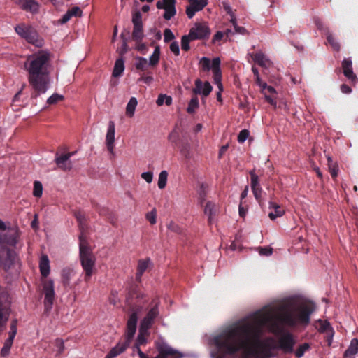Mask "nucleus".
<instances>
[{
  "instance_id": "20e7f679",
  "label": "nucleus",
  "mask_w": 358,
  "mask_h": 358,
  "mask_svg": "<svg viewBox=\"0 0 358 358\" xmlns=\"http://www.w3.org/2000/svg\"><path fill=\"white\" fill-rule=\"evenodd\" d=\"M20 235L21 232L17 227L0 233V267L5 271L11 268L17 259L15 252L8 247L15 248Z\"/></svg>"
},
{
  "instance_id": "7ed1b4c3",
  "label": "nucleus",
  "mask_w": 358,
  "mask_h": 358,
  "mask_svg": "<svg viewBox=\"0 0 358 358\" xmlns=\"http://www.w3.org/2000/svg\"><path fill=\"white\" fill-rule=\"evenodd\" d=\"M148 302V296L141 292L136 287L132 288L129 291L127 303L130 306V310L132 313L127 323L125 336L110 350L105 358H115L127 349L132 341L136 331L138 315L143 311V306Z\"/></svg>"
},
{
  "instance_id": "f257e3e1",
  "label": "nucleus",
  "mask_w": 358,
  "mask_h": 358,
  "mask_svg": "<svg viewBox=\"0 0 358 358\" xmlns=\"http://www.w3.org/2000/svg\"><path fill=\"white\" fill-rule=\"evenodd\" d=\"M314 310V303L306 301L282 306L278 315L273 309L256 312L250 320L227 327L210 340L213 348L211 358L234 356L241 351L248 355L255 354L264 345L260 338L264 327L277 334L281 331L280 324L289 327H306L310 323Z\"/></svg>"
},
{
  "instance_id": "58836bf2",
  "label": "nucleus",
  "mask_w": 358,
  "mask_h": 358,
  "mask_svg": "<svg viewBox=\"0 0 358 358\" xmlns=\"http://www.w3.org/2000/svg\"><path fill=\"white\" fill-rule=\"evenodd\" d=\"M215 205L210 202L208 201L206 203L205 208H204V213L206 215L208 216V222L211 223L213 220V215L215 214L214 210Z\"/></svg>"
},
{
  "instance_id": "de8ad7c7",
  "label": "nucleus",
  "mask_w": 358,
  "mask_h": 358,
  "mask_svg": "<svg viewBox=\"0 0 358 358\" xmlns=\"http://www.w3.org/2000/svg\"><path fill=\"white\" fill-rule=\"evenodd\" d=\"M132 23L134 27L143 26L142 15L139 11H136L132 16Z\"/></svg>"
},
{
  "instance_id": "13d9d810",
  "label": "nucleus",
  "mask_w": 358,
  "mask_h": 358,
  "mask_svg": "<svg viewBox=\"0 0 358 358\" xmlns=\"http://www.w3.org/2000/svg\"><path fill=\"white\" fill-rule=\"evenodd\" d=\"M141 178H143L148 183L152 181L153 174L150 171L144 172L141 174Z\"/></svg>"
},
{
  "instance_id": "dca6fc26",
  "label": "nucleus",
  "mask_w": 358,
  "mask_h": 358,
  "mask_svg": "<svg viewBox=\"0 0 358 358\" xmlns=\"http://www.w3.org/2000/svg\"><path fill=\"white\" fill-rule=\"evenodd\" d=\"M341 67L344 76L355 85L357 81V77L354 73L352 69V62L350 58H345L341 64Z\"/></svg>"
},
{
  "instance_id": "bb28decb",
  "label": "nucleus",
  "mask_w": 358,
  "mask_h": 358,
  "mask_svg": "<svg viewBox=\"0 0 358 358\" xmlns=\"http://www.w3.org/2000/svg\"><path fill=\"white\" fill-rule=\"evenodd\" d=\"M269 208L274 210V211L270 212L268 213V217L272 220L277 217H282L285 213V211L281 209L278 204L272 201L269 202Z\"/></svg>"
},
{
  "instance_id": "72a5a7b5",
  "label": "nucleus",
  "mask_w": 358,
  "mask_h": 358,
  "mask_svg": "<svg viewBox=\"0 0 358 358\" xmlns=\"http://www.w3.org/2000/svg\"><path fill=\"white\" fill-rule=\"evenodd\" d=\"M310 345L308 343H303L299 345L296 350L294 349V354L297 358H300L304 355L306 352L309 351Z\"/></svg>"
},
{
  "instance_id": "1a4fd4ad",
  "label": "nucleus",
  "mask_w": 358,
  "mask_h": 358,
  "mask_svg": "<svg viewBox=\"0 0 358 358\" xmlns=\"http://www.w3.org/2000/svg\"><path fill=\"white\" fill-rule=\"evenodd\" d=\"M296 340L290 332L282 333L277 340L276 348L285 355H291L294 352Z\"/></svg>"
},
{
  "instance_id": "f03ea898",
  "label": "nucleus",
  "mask_w": 358,
  "mask_h": 358,
  "mask_svg": "<svg viewBox=\"0 0 358 358\" xmlns=\"http://www.w3.org/2000/svg\"><path fill=\"white\" fill-rule=\"evenodd\" d=\"M50 64L51 54L47 50H40L27 57L24 67L28 73V81L34 90L32 98H36L47 91L50 82Z\"/></svg>"
},
{
  "instance_id": "a19ab883",
  "label": "nucleus",
  "mask_w": 358,
  "mask_h": 358,
  "mask_svg": "<svg viewBox=\"0 0 358 358\" xmlns=\"http://www.w3.org/2000/svg\"><path fill=\"white\" fill-rule=\"evenodd\" d=\"M168 173L166 171H162L159 175L158 187L161 189H164L166 185Z\"/></svg>"
},
{
  "instance_id": "0eeeda50",
  "label": "nucleus",
  "mask_w": 358,
  "mask_h": 358,
  "mask_svg": "<svg viewBox=\"0 0 358 358\" xmlns=\"http://www.w3.org/2000/svg\"><path fill=\"white\" fill-rule=\"evenodd\" d=\"M15 31L22 38L36 47L41 48L44 44L43 39L31 25L20 23L15 27Z\"/></svg>"
},
{
  "instance_id": "6e6d98bb",
  "label": "nucleus",
  "mask_w": 358,
  "mask_h": 358,
  "mask_svg": "<svg viewBox=\"0 0 358 358\" xmlns=\"http://www.w3.org/2000/svg\"><path fill=\"white\" fill-rule=\"evenodd\" d=\"M170 50L175 55H179L180 48L178 43L177 41L172 42L170 45Z\"/></svg>"
},
{
  "instance_id": "c85d7f7f",
  "label": "nucleus",
  "mask_w": 358,
  "mask_h": 358,
  "mask_svg": "<svg viewBox=\"0 0 358 358\" xmlns=\"http://www.w3.org/2000/svg\"><path fill=\"white\" fill-rule=\"evenodd\" d=\"M75 217L78 222L80 229L81 231L80 234H83L84 238L87 239V236L85 233L86 229V219L85 215L82 212H76Z\"/></svg>"
},
{
  "instance_id": "603ef678",
  "label": "nucleus",
  "mask_w": 358,
  "mask_h": 358,
  "mask_svg": "<svg viewBox=\"0 0 358 358\" xmlns=\"http://www.w3.org/2000/svg\"><path fill=\"white\" fill-rule=\"evenodd\" d=\"M249 135L250 132L248 130H241L238 135V141L241 143H243L249 137Z\"/></svg>"
},
{
  "instance_id": "2eb2a0df",
  "label": "nucleus",
  "mask_w": 358,
  "mask_h": 358,
  "mask_svg": "<svg viewBox=\"0 0 358 358\" xmlns=\"http://www.w3.org/2000/svg\"><path fill=\"white\" fill-rule=\"evenodd\" d=\"M76 272L73 268L66 266L61 271V283L66 291H69L74 288L75 285H72L71 279L75 276Z\"/></svg>"
},
{
  "instance_id": "c9c22d12",
  "label": "nucleus",
  "mask_w": 358,
  "mask_h": 358,
  "mask_svg": "<svg viewBox=\"0 0 358 358\" xmlns=\"http://www.w3.org/2000/svg\"><path fill=\"white\" fill-rule=\"evenodd\" d=\"M159 57H160V48L159 45H157L154 50L153 53L150 57L149 65L151 66H155L159 63Z\"/></svg>"
},
{
  "instance_id": "4d7b16f0",
  "label": "nucleus",
  "mask_w": 358,
  "mask_h": 358,
  "mask_svg": "<svg viewBox=\"0 0 358 358\" xmlns=\"http://www.w3.org/2000/svg\"><path fill=\"white\" fill-rule=\"evenodd\" d=\"M69 11L70 12L72 17H80L82 15L81 9L77 6L73 7L72 8L69 9Z\"/></svg>"
},
{
  "instance_id": "49530a36",
  "label": "nucleus",
  "mask_w": 358,
  "mask_h": 358,
  "mask_svg": "<svg viewBox=\"0 0 358 358\" xmlns=\"http://www.w3.org/2000/svg\"><path fill=\"white\" fill-rule=\"evenodd\" d=\"M148 262H149V259H148V260L141 259L138 261L137 271H138V274L140 275H142L143 274V273L145 271V270L147 269V268L148 266Z\"/></svg>"
},
{
  "instance_id": "f3484780",
  "label": "nucleus",
  "mask_w": 358,
  "mask_h": 358,
  "mask_svg": "<svg viewBox=\"0 0 358 358\" xmlns=\"http://www.w3.org/2000/svg\"><path fill=\"white\" fill-rule=\"evenodd\" d=\"M189 5L186 8V14L191 19L196 12L203 10L208 4V0H189Z\"/></svg>"
},
{
  "instance_id": "c03bdc74",
  "label": "nucleus",
  "mask_w": 358,
  "mask_h": 358,
  "mask_svg": "<svg viewBox=\"0 0 358 358\" xmlns=\"http://www.w3.org/2000/svg\"><path fill=\"white\" fill-rule=\"evenodd\" d=\"M200 64L203 71H208L210 69H212V63L210 62V59L208 57H202L200 60Z\"/></svg>"
},
{
  "instance_id": "e2e57ef3",
  "label": "nucleus",
  "mask_w": 358,
  "mask_h": 358,
  "mask_svg": "<svg viewBox=\"0 0 358 358\" xmlns=\"http://www.w3.org/2000/svg\"><path fill=\"white\" fill-rule=\"evenodd\" d=\"M72 17L70 12L68 10L63 16L59 20L60 24H65L68 21L70 20V19Z\"/></svg>"
},
{
  "instance_id": "39448f33",
  "label": "nucleus",
  "mask_w": 358,
  "mask_h": 358,
  "mask_svg": "<svg viewBox=\"0 0 358 358\" xmlns=\"http://www.w3.org/2000/svg\"><path fill=\"white\" fill-rule=\"evenodd\" d=\"M79 242L80 263L85 271L84 279L87 282L92 275L96 259L83 233L79 236Z\"/></svg>"
},
{
  "instance_id": "b1692460",
  "label": "nucleus",
  "mask_w": 358,
  "mask_h": 358,
  "mask_svg": "<svg viewBox=\"0 0 358 358\" xmlns=\"http://www.w3.org/2000/svg\"><path fill=\"white\" fill-rule=\"evenodd\" d=\"M250 55L255 62L262 67L268 68L271 65V62L262 52L251 53Z\"/></svg>"
},
{
  "instance_id": "473e14b6",
  "label": "nucleus",
  "mask_w": 358,
  "mask_h": 358,
  "mask_svg": "<svg viewBox=\"0 0 358 358\" xmlns=\"http://www.w3.org/2000/svg\"><path fill=\"white\" fill-rule=\"evenodd\" d=\"M147 332L148 331H142L141 332V328L139 329V334L138 336V338H137V341H136L135 348L138 350L140 358H148L143 352H142L140 350V349L138 348V345H143L145 343V338L144 334H147Z\"/></svg>"
},
{
  "instance_id": "8fccbe9b",
  "label": "nucleus",
  "mask_w": 358,
  "mask_h": 358,
  "mask_svg": "<svg viewBox=\"0 0 358 358\" xmlns=\"http://www.w3.org/2000/svg\"><path fill=\"white\" fill-rule=\"evenodd\" d=\"M157 211L156 209H152L150 212H148L145 215L147 220L151 224H155L156 223Z\"/></svg>"
},
{
  "instance_id": "ddd939ff",
  "label": "nucleus",
  "mask_w": 358,
  "mask_h": 358,
  "mask_svg": "<svg viewBox=\"0 0 358 358\" xmlns=\"http://www.w3.org/2000/svg\"><path fill=\"white\" fill-rule=\"evenodd\" d=\"M210 34V30L206 23H196L189 30V36L195 40L208 38Z\"/></svg>"
},
{
  "instance_id": "5fc2aeb1",
  "label": "nucleus",
  "mask_w": 358,
  "mask_h": 358,
  "mask_svg": "<svg viewBox=\"0 0 358 358\" xmlns=\"http://www.w3.org/2000/svg\"><path fill=\"white\" fill-rule=\"evenodd\" d=\"M223 8H224V10L227 12V13L231 16V22L235 23L236 17L232 12V10H231L230 6L227 3H223Z\"/></svg>"
},
{
  "instance_id": "c756f323",
  "label": "nucleus",
  "mask_w": 358,
  "mask_h": 358,
  "mask_svg": "<svg viewBox=\"0 0 358 358\" xmlns=\"http://www.w3.org/2000/svg\"><path fill=\"white\" fill-rule=\"evenodd\" d=\"M124 70V62L123 59L119 58L115 61L113 71V76L114 77H119L121 76V74L123 73Z\"/></svg>"
},
{
  "instance_id": "2f4dec72",
  "label": "nucleus",
  "mask_w": 358,
  "mask_h": 358,
  "mask_svg": "<svg viewBox=\"0 0 358 358\" xmlns=\"http://www.w3.org/2000/svg\"><path fill=\"white\" fill-rule=\"evenodd\" d=\"M261 87V92L262 94H264L265 99L266 101L270 103L272 106L274 108H276L277 102L275 100V98H273L272 96L267 95L266 92V87H268L269 85H268L266 83L262 82V85H259Z\"/></svg>"
},
{
  "instance_id": "7c9ffc66",
  "label": "nucleus",
  "mask_w": 358,
  "mask_h": 358,
  "mask_svg": "<svg viewBox=\"0 0 358 358\" xmlns=\"http://www.w3.org/2000/svg\"><path fill=\"white\" fill-rule=\"evenodd\" d=\"M137 104V99L135 97H131L126 107V115L128 117H132L134 116Z\"/></svg>"
},
{
  "instance_id": "6e6552de",
  "label": "nucleus",
  "mask_w": 358,
  "mask_h": 358,
  "mask_svg": "<svg viewBox=\"0 0 358 358\" xmlns=\"http://www.w3.org/2000/svg\"><path fill=\"white\" fill-rule=\"evenodd\" d=\"M160 301L159 298H154L148 306L149 310L145 317L141 322V331H148L154 323L155 320L159 315V306Z\"/></svg>"
},
{
  "instance_id": "423d86ee",
  "label": "nucleus",
  "mask_w": 358,
  "mask_h": 358,
  "mask_svg": "<svg viewBox=\"0 0 358 358\" xmlns=\"http://www.w3.org/2000/svg\"><path fill=\"white\" fill-rule=\"evenodd\" d=\"M11 297L6 288L0 287V334L6 329L11 313Z\"/></svg>"
},
{
  "instance_id": "bf43d9fd",
  "label": "nucleus",
  "mask_w": 358,
  "mask_h": 358,
  "mask_svg": "<svg viewBox=\"0 0 358 358\" xmlns=\"http://www.w3.org/2000/svg\"><path fill=\"white\" fill-rule=\"evenodd\" d=\"M315 24L318 29L324 31L325 34H327V30H329V29L324 27L322 22L320 19H315Z\"/></svg>"
},
{
  "instance_id": "ea45409f",
  "label": "nucleus",
  "mask_w": 358,
  "mask_h": 358,
  "mask_svg": "<svg viewBox=\"0 0 358 358\" xmlns=\"http://www.w3.org/2000/svg\"><path fill=\"white\" fill-rule=\"evenodd\" d=\"M199 108V99L197 96H194L191 99L188 107L187 108V112L189 114H192L195 112L196 109Z\"/></svg>"
},
{
  "instance_id": "aec40b11",
  "label": "nucleus",
  "mask_w": 358,
  "mask_h": 358,
  "mask_svg": "<svg viewBox=\"0 0 358 358\" xmlns=\"http://www.w3.org/2000/svg\"><path fill=\"white\" fill-rule=\"evenodd\" d=\"M19 7L27 12L32 14L38 13L39 11V3L36 0H16Z\"/></svg>"
},
{
  "instance_id": "3c124183",
  "label": "nucleus",
  "mask_w": 358,
  "mask_h": 358,
  "mask_svg": "<svg viewBox=\"0 0 358 358\" xmlns=\"http://www.w3.org/2000/svg\"><path fill=\"white\" fill-rule=\"evenodd\" d=\"M175 38V36L170 29H165L164 31V41L165 43H169Z\"/></svg>"
},
{
  "instance_id": "e433bc0d",
  "label": "nucleus",
  "mask_w": 358,
  "mask_h": 358,
  "mask_svg": "<svg viewBox=\"0 0 358 358\" xmlns=\"http://www.w3.org/2000/svg\"><path fill=\"white\" fill-rule=\"evenodd\" d=\"M135 67L137 70L144 71L148 67V61L145 58L141 57H136Z\"/></svg>"
},
{
  "instance_id": "393cba45",
  "label": "nucleus",
  "mask_w": 358,
  "mask_h": 358,
  "mask_svg": "<svg viewBox=\"0 0 358 358\" xmlns=\"http://www.w3.org/2000/svg\"><path fill=\"white\" fill-rule=\"evenodd\" d=\"M74 155V152H68L64 155L58 156V153L56 154L55 162L57 166L63 170H69L71 168V164L66 166V162Z\"/></svg>"
},
{
  "instance_id": "6ab92c4d",
  "label": "nucleus",
  "mask_w": 358,
  "mask_h": 358,
  "mask_svg": "<svg viewBox=\"0 0 358 358\" xmlns=\"http://www.w3.org/2000/svg\"><path fill=\"white\" fill-rule=\"evenodd\" d=\"M213 90V87L208 81L203 83L200 79L195 81V87L192 92L195 94H202L203 96H208Z\"/></svg>"
},
{
  "instance_id": "f8f14e48",
  "label": "nucleus",
  "mask_w": 358,
  "mask_h": 358,
  "mask_svg": "<svg viewBox=\"0 0 358 358\" xmlns=\"http://www.w3.org/2000/svg\"><path fill=\"white\" fill-rule=\"evenodd\" d=\"M18 320L16 318H13L10 324V331L8 332V338L5 341L4 345L1 350V355L2 357H6L8 355L10 348L13 345V340L17 334V325Z\"/></svg>"
},
{
  "instance_id": "a18cd8bd",
  "label": "nucleus",
  "mask_w": 358,
  "mask_h": 358,
  "mask_svg": "<svg viewBox=\"0 0 358 358\" xmlns=\"http://www.w3.org/2000/svg\"><path fill=\"white\" fill-rule=\"evenodd\" d=\"M43 194V186L41 182L35 181L34 183L33 194L36 197H41Z\"/></svg>"
},
{
  "instance_id": "79ce46f5",
  "label": "nucleus",
  "mask_w": 358,
  "mask_h": 358,
  "mask_svg": "<svg viewBox=\"0 0 358 358\" xmlns=\"http://www.w3.org/2000/svg\"><path fill=\"white\" fill-rule=\"evenodd\" d=\"M191 36H189V34L188 35H184L181 38V48L182 50L185 51H188L190 49L189 42L190 41H194Z\"/></svg>"
},
{
  "instance_id": "864d4df0",
  "label": "nucleus",
  "mask_w": 358,
  "mask_h": 358,
  "mask_svg": "<svg viewBox=\"0 0 358 358\" xmlns=\"http://www.w3.org/2000/svg\"><path fill=\"white\" fill-rule=\"evenodd\" d=\"M55 345L57 348L56 356H59L64 350V342L62 339L57 338L55 341Z\"/></svg>"
},
{
  "instance_id": "4468645a",
  "label": "nucleus",
  "mask_w": 358,
  "mask_h": 358,
  "mask_svg": "<svg viewBox=\"0 0 358 358\" xmlns=\"http://www.w3.org/2000/svg\"><path fill=\"white\" fill-rule=\"evenodd\" d=\"M176 0H162L157 2L156 6L158 9H164V18L169 20L176 13Z\"/></svg>"
},
{
  "instance_id": "a211bd4d",
  "label": "nucleus",
  "mask_w": 358,
  "mask_h": 358,
  "mask_svg": "<svg viewBox=\"0 0 358 358\" xmlns=\"http://www.w3.org/2000/svg\"><path fill=\"white\" fill-rule=\"evenodd\" d=\"M251 179V189L254 194L255 198L261 205V195L262 189L259 184V177L255 173V170H252L249 173Z\"/></svg>"
},
{
  "instance_id": "412c9836",
  "label": "nucleus",
  "mask_w": 358,
  "mask_h": 358,
  "mask_svg": "<svg viewBox=\"0 0 358 358\" xmlns=\"http://www.w3.org/2000/svg\"><path fill=\"white\" fill-rule=\"evenodd\" d=\"M115 125L114 122L110 121L108 123V131L106 136V143L108 150L113 152L114 149Z\"/></svg>"
},
{
  "instance_id": "69168bd1",
  "label": "nucleus",
  "mask_w": 358,
  "mask_h": 358,
  "mask_svg": "<svg viewBox=\"0 0 358 358\" xmlns=\"http://www.w3.org/2000/svg\"><path fill=\"white\" fill-rule=\"evenodd\" d=\"M153 80H154V78H153L152 76H142V77H141L138 79V81H143L145 84L150 85L153 81Z\"/></svg>"
},
{
  "instance_id": "774afa93",
  "label": "nucleus",
  "mask_w": 358,
  "mask_h": 358,
  "mask_svg": "<svg viewBox=\"0 0 358 358\" xmlns=\"http://www.w3.org/2000/svg\"><path fill=\"white\" fill-rule=\"evenodd\" d=\"M341 90L344 94H350L352 92V89L346 84L341 85Z\"/></svg>"
},
{
  "instance_id": "9d476101",
  "label": "nucleus",
  "mask_w": 358,
  "mask_h": 358,
  "mask_svg": "<svg viewBox=\"0 0 358 358\" xmlns=\"http://www.w3.org/2000/svg\"><path fill=\"white\" fill-rule=\"evenodd\" d=\"M42 292L44 294V307L46 311H50L55 299L54 281L51 279L42 280Z\"/></svg>"
},
{
  "instance_id": "a878e982",
  "label": "nucleus",
  "mask_w": 358,
  "mask_h": 358,
  "mask_svg": "<svg viewBox=\"0 0 358 358\" xmlns=\"http://www.w3.org/2000/svg\"><path fill=\"white\" fill-rule=\"evenodd\" d=\"M39 268L43 278H46L50 274V261L48 255H43L41 256L39 262Z\"/></svg>"
},
{
  "instance_id": "09e8293b",
  "label": "nucleus",
  "mask_w": 358,
  "mask_h": 358,
  "mask_svg": "<svg viewBox=\"0 0 358 358\" xmlns=\"http://www.w3.org/2000/svg\"><path fill=\"white\" fill-rule=\"evenodd\" d=\"M64 99V96L62 95H59L58 94H53L51 96H50L48 100L47 103L49 105H52L58 103L59 101H61Z\"/></svg>"
},
{
  "instance_id": "f704fd0d",
  "label": "nucleus",
  "mask_w": 358,
  "mask_h": 358,
  "mask_svg": "<svg viewBox=\"0 0 358 358\" xmlns=\"http://www.w3.org/2000/svg\"><path fill=\"white\" fill-rule=\"evenodd\" d=\"M144 37L143 26L134 27L132 39L137 43L141 42Z\"/></svg>"
},
{
  "instance_id": "4c0bfd02",
  "label": "nucleus",
  "mask_w": 358,
  "mask_h": 358,
  "mask_svg": "<svg viewBox=\"0 0 358 358\" xmlns=\"http://www.w3.org/2000/svg\"><path fill=\"white\" fill-rule=\"evenodd\" d=\"M326 35H327V40L328 43L331 46V48L334 50L339 51L340 50V44L335 39V38L333 36L332 34L329 31V30H327V33Z\"/></svg>"
},
{
  "instance_id": "37998d69",
  "label": "nucleus",
  "mask_w": 358,
  "mask_h": 358,
  "mask_svg": "<svg viewBox=\"0 0 358 358\" xmlns=\"http://www.w3.org/2000/svg\"><path fill=\"white\" fill-rule=\"evenodd\" d=\"M231 33V31L229 29H227L224 32L218 31L214 35L212 42L213 43H215L216 42L221 41L222 39V38L224 37V36L229 37V35Z\"/></svg>"
},
{
  "instance_id": "4be33fe9",
  "label": "nucleus",
  "mask_w": 358,
  "mask_h": 358,
  "mask_svg": "<svg viewBox=\"0 0 358 358\" xmlns=\"http://www.w3.org/2000/svg\"><path fill=\"white\" fill-rule=\"evenodd\" d=\"M180 153L185 157V159H189L192 156V146L191 143L186 136H182L178 143Z\"/></svg>"
},
{
  "instance_id": "9b49d317",
  "label": "nucleus",
  "mask_w": 358,
  "mask_h": 358,
  "mask_svg": "<svg viewBox=\"0 0 358 358\" xmlns=\"http://www.w3.org/2000/svg\"><path fill=\"white\" fill-rule=\"evenodd\" d=\"M157 348L159 355L155 358H167L169 356L172 357V358H183L185 357L184 354L173 349L164 342L158 343Z\"/></svg>"
},
{
  "instance_id": "052dcab7",
  "label": "nucleus",
  "mask_w": 358,
  "mask_h": 358,
  "mask_svg": "<svg viewBox=\"0 0 358 358\" xmlns=\"http://www.w3.org/2000/svg\"><path fill=\"white\" fill-rule=\"evenodd\" d=\"M168 229L170 231H174V232H176V233H180V228L179 227V226L178 224H176L173 222H171L169 224Z\"/></svg>"
},
{
  "instance_id": "680f3d73",
  "label": "nucleus",
  "mask_w": 358,
  "mask_h": 358,
  "mask_svg": "<svg viewBox=\"0 0 358 358\" xmlns=\"http://www.w3.org/2000/svg\"><path fill=\"white\" fill-rule=\"evenodd\" d=\"M273 253L271 248H260L259 254L262 255L269 256Z\"/></svg>"
},
{
  "instance_id": "338daca9",
  "label": "nucleus",
  "mask_w": 358,
  "mask_h": 358,
  "mask_svg": "<svg viewBox=\"0 0 358 358\" xmlns=\"http://www.w3.org/2000/svg\"><path fill=\"white\" fill-rule=\"evenodd\" d=\"M31 227L34 230H37L38 229V219L37 214L34 215V220L31 222Z\"/></svg>"
},
{
  "instance_id": "5701e85b",
  "label": "nucleus",
  "mask_w": 358,
  "mask_h": 358,
  "mask_svg": "<svg viewBox=\"0 0 358 358\" xmlns=\"http://www.w3.org/2000/svg\"><path fill=\"white\" fill-rule=\"evenodd\" d=\"M220 59L219 57H215L212 61V71L213 73V78L215 82L218 85V87H222L221 78L222 73L220 70Z\"/></svg>"
},
{
  "instance_id": "0e129e2a",
  "label": "nucleus",
  "mask_w": 358,
  "mask_h": 358,
  "mask_svg": "<svg viewBox=\"0 0 358 358\" xmlns=\"http://www.w3.org/2000/svg\"><path fill=\"white\" fill-rule=\"evenodd\" d=\"M169 140L171 141V142L173 143H176L178 139V133L176 131V130H173L169 135V137H168Z\"/></svg>"
},
{
  "instance_id": "cd10ccee",
  "label": "nucleus",
  "mask_w": 358,
  "mask_h": 358,
  "mask_svg": "<svg viewBox=\"0 0 358 358\" xmlns=\"http://www.w3.org/2000/svg\"><path fill=\"white\" fill-rule=\"evenodd\" d=\"M357 352H358V339L353 338V339H352L348 348L345 350V352L344 353V358H348V357L354 356Z\"/></svg>"
}]
</instances>
